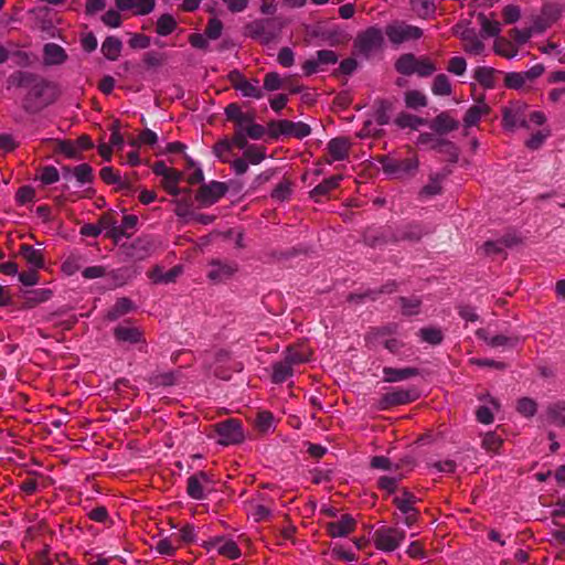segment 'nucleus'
Wrapping results in <instances>:
<instances>
[{"label":"nucleus","mask_w":565,"mask_h":565,"mask_svg":"<svg viewBox=\"0 0 565 565\" xmlns=\"http://www.w3.org/2000/svg\"><path fill=\"white\" fill-rule=\"evenodd\" d=\"M393 501L404 515V522L407 525H412L417 519V510L414 507L416 502L415 497L411 492L404 490L403 493L401 495H396Z\"/></svg>","instance_id":"obj_12"},{"label":"nucleus","mask_w":565,"mask_h":565,"mask_svg":"<svg viewBox=\"0 0 565 565\" xmlns=\"http://www.w3.org/2000/svg\"><path fill=\"white\" fill-rule=\"evenodd\" d=\"M282 86V81L278 73L271 72L264 78V88L267 90H277Z\"/></svg>","instance_id":"obj_64"},{"label":"nucleus","mask_w":565,"mask_h":565,"mask_svg":"<svg viewBox=\"0 0 565 565\" xmlns=\"http://www.w3.org/2000/svg\"><path fill=\"white\" fill-rule=\"evenodd\" d=\"M115 338L118 341L127 343H138L142 340L141 331L132 326L120 324L114 330Z\"/></svg>","instance_id":"obj_19"},{"label":"nucleus","mask_w":565,"mask_h":565,"mask_svg":"<svg viewBox=\"0 0 565 565\" xmlns=\"http://www.w3.org/2000/svg\"><path fill=\"white\" fill-rule=\"evenodd\" d=\"M433 94L437 96H449L451 94V84L445 74H438L431 85Z\"/></svg>","instance_id":"obj_35"},{"label":"nucleus","mask_w":565,"mask_h":565,"mask_svg":"<svg viewBox=\"0 0 565 565\" xmlns=\"http://www.w3.org/2000/svg\"><path fill=\"white\" fill-rule=\"evenodd\" d=\"M355 525V520L351 515L344 514L339 520L329 522L327 524V531L332 537H343L353 532Z\"/></svg>","instance_id":"obj_14"},{"label":"nucleus","mask_w":565,"mask_h":565,"mask_svg":"<svg viewBox=\"0 0 565 565\" xmlns=\"http://www.w3.org/2000/svg\"><path fill=\"white\" fill-rule=\"evenodd\" d=\"M178 548V545L173 544L171 539L166 537L158 541L156 545V551L166 556H172Z\"/></svg>","instance_id":"obj_60"},{"label":"nucleus","mask_w":565,"mask_h":565,"mask_svg":"<svg viewBox=\"0 0 565 565\" xmlns=\"http://www.w3.org/2000/svg\"><path fill=\"white\" fill-rule=\"evenodd\" d=\"M518 412L526 417L533 416L536 413V403L527 397H523L518 402Z\"/></svg>","instance_id":"obj_57"},{"label":"nucleus","mask_w":565,"mask_h":565,"mask_svg":"<svg viewBox=\"0 0 565 565\" xmlns=\"http://www.w3.org/2000/svg\"><path fill=\"white\" fill-rule=\"evenodd\" d=\"M544 30H545V26H541V22L537 21L531 28H525V29H522V30L513 29L511 31V36L518 43L523 44L533 35V33L542 32Z\"/></svg>","instance_id":"obj_33"},{"label":"nucleus","mask_w":565,"mask_h":565,"mask_svg":"<svg viewBox=\"0 0 565 565\" xmlns=\"http://www.w3.org/2000/svg\"><path fill=\"white\" fill-rule=\"evenodd\" d=\"M327 148L330 156V159L327 160L329 163L332 161H341L349 154L350 142L345 138H333L328 142Z\"/></svg>","instance_id":"obj_17"},{"label":"nucleus","mask_w":565,"mask_h":565,"mask_svg":"<svg viewBox=\"0 0 565 565\" xmlns=\"http://www.w3.org/2000/svg\"><path fill=\"white\" fill-rule=\"evenodd\" d=\"M398 73L403 75H413L416 67V56L413 54H403L395 63Z\"/></svg>","instance_id":"obj_37"},{"label":"nucleus","mask_w":565,"mask_h":565,"mask_svg":"<svg viewBox=\"0 0 565 565\" xmlns=\"http://www.w3.org/2000/svg\"><path fill=\"white\" fill-rule=\"evenodd\" d=\"M228 78L233 87L244 97H250L255 99L263 98L264 94L259 87L258 79L248 81L238 71L231 72Z\"/></svg>","instance_id":"obj_7"},{"label":"nucleus","mask_w":565,"mask_h":565,"mask_svg":"<svg viewBox=\"0 0 565 565\" xmlns=\"http://www.w3.org/2000/svg\"><path fill=\"white\" fill-rule=\"evenodd\" d=\"M550 420L557 426H565V402H558L548 408Z\"/></svg>","instance_id":"obj_42"},{"label":"nucleus","mask_w":565,"mask_h":565,"mask_svg":"<svg viewBox=\"0 0 565 565\" xmlns=\"http://www.w3.org/2000/svg\"><path fill=\"white\" fill-rule=\"evenodd\" d=\"M430 127L437 134L441 135L457 129L458 122L448 114L443 113L433 120Z\"/></svg>","instance_id":"obj_28"},{"label":"nucleus","mask_w":565,"mask_h":565,"mask_svg":"<svg viewBox=\"0 0 565 565\" xmlns=\"http://www.w3.org/2000/svg\"><path fill=\"white\" fill-rule=\"evenodd\" d=\"M395 122L401 128L418 129L422 125H424V119L409 114H401L395 119Z\"/></svg>","instance_id":"obj_47"},{"label":"nucleus","mask_w":565,"mask_h":565,"mask_svg":"<svg viewBox=\"0 0 565 565\" xmlns=\"http://www.w3.org/2000/svg\"><path fill=\"white\" fill-rule=\"evenodd\" d=\"M181 180V173L178 172L175 169H171V171L162 178V186L164 190L173 195L178 196L182 193V191L179 189L178 184Z\"/></svg>","instance_id":"obj_32"},{"label":"nucleus","mask_w":565,"mask_h":565,"mask_svg":"<svg viewBox=\"0 0 565 565\" xmlns=\"http://www.w3.org/2000/svg\"><path fill=\"white\" fill-rule=\"evenodd\" d=\"M417 145L431 149L447 148V150H451L456 156L455 146L451 142L444 140L439 135L436 134H420L417 139Z\"/></svg>","instance_id":"obj_18"},{"label":"nucleus","mask_w":565,"mask_h":565,"mask_svg":"<svg viewBox=\"0 0 565 565\" xmlns=\"http://www.w3.org/2000/svg\"><path fill=\"white\" fill-rule=\"evenodd\" d=\"M236 266L233 264H223L221 262H212L209 270V278L214 281H222L231 277L236 271Z\"/></svg>","instance_id":"obj_20"},{"label":"nucleus","mask_w":565,"mask_h":565,"mask_svg":"<svg viewBox=\"0 0 565 565\" xmlns=\"http://www.w3.org/2000/svg\"><path fill=\"white\" fill-rule=\"evenodd\" d=\"M292 375V366L286 361L278 362L273 366V381L282 383Z\"/></svg>","instance_id":"obj_34"},{"label":"nucleus","mask_w":565,"mask_h":565,"mask_svg":"<svg viewBox=\"0 0 565 565\" xmlns=\"http://www.w3.org/2000/svg\"><path fill=\"white\" fill-rule=\"evenodd\" d=\"M341 180V174L332 175L331 178L323 180L311 191L312 196L324 195L329 193L331 190L339 186Z\"/></svg>","instance_id":"obj_36"},{"label":"nucleus","mask_w":565,"mask_h":565,"mask_svg":"<svg viewBox=\"0 0 565 565\" xmlns=\"http://www.w3.org/2000/svg\"><path fill=\"white\" fill-rule=\"evenodd\" d=\"M382 42L383 35L381 30L371 28L356 38L355 47L361 54L369 55L379 50Z\"/></svg>","instance_id":"obj_9"},{"label":"nucleus","mask_w":565,"mask_h":565,"mask_svg":"<svg viewBox=\"0 0 565 565\" xmlns=\"http://www.w3.org/2000/svg\"><path fill=\"white\" fill-rule=\"evenodd\" d=\"M401 479V475L383 476L379 479V487L380 489L386 491L387 493H393L395 492L397 483Z\"/></svg>","instance_id":"obj_54"},{"label":"nucleus","mask_w":565,"mask_h":565,"mask_svg":"<svg viewBox=\"0 0 565 565\" xmlns=\"http://www.w3.org/2000/svg\"><path fill=\"white\" fill-rule=\"evenodd\" d=\"M562 13V9L557 4H546L542 10V17L546 20L545 24H541V26H545V29L554 21H556Z\"/></svg>","instance_id":"obj_50"},{"label":"nucleus","mask_w":565,"mask_h":565,"mask_svg":"<svg viewBox=\"0 0 565 565\" xmlns=\"http://www.w3.org/2000/svg\"><path fill=\"white\" fill-rule=\"evenodd\" d=\"M177 26V22L174 18L170 14L161 15L157 21L156 31L161 36H167L171 34Z\"/></svg>","instance_id":"obj_39"},{"label":"nucleus","mask_w":565,"mask_h":565,"mask_svg":"<svg viewBox=\"0 0 565 565\" xmlns=\"http://www.w3.org/2000/svg\"><path fill=\"white\" fill-rule=\"evenodd\" d=\"M437 70L435 63L428 57H416V67L414 74L426 77L435 73Z\"/></svg>","instance_id":"obj_40"},{"label":"nucleus","mask_w":565,"mask_h":565,"mask_svg":"<svg viewBox=\"0 0 565 565\" xmlns=\"http://www.w3.org/2000/svg\"><path fill=\"white\" fill-rule=\"evenodd\" d=\"M210 483V479L206 473L199 472L191 476L188 479V493L195 500H201L205 495V491Z\"/></svg>","instance_id":"obj_16"},{"label":"nucleus","mask_w":565,"mask_h":565,"mask_svg":"<svg viewBox=\"0 0 565 565\" xmlns=\"http://www.w3.org/2000/svg\"><path fill=\"white\" fill-rule=\"evenodd\" d=\"M158 141V136L154 131L150 129H145L138 137L130 142L132 147H138L141 145L153 146Z\"/></svg>","instance_id":"obj_55"},{"label":"nucleus","mask_w":565,"mask_h":565,"mask_svg":"<svg viewBox=\"0 0 565 565\" xmlns=\"http://www.w3.org/2000/svg\"><path fill=\"white\" fill-rule=\"evenodd\" d=\"M401 306L404 315L414 316L419 312L420 300L415 297L401 298Z\"/></svg>","instance_id":"obj_53"},{"label":"nucleus","mask_w":565,"mask_h":565,"mask_svg":"<svg viewBox=\"0 0 565 565\" xmlns=\"http://www.w3.org/2000/svg\"><path fill=\"white\" fill-rule=\"evenodd\" d=\"M504 85L511 89H523L529 84L521 72H511L505 75Z\"/></svg>","instance_id":"obj_45"},{"label":"nucleus","mask_w":565,"mask_h":565,"mask_svg":"<svg viewBox=\"0 0 565 565\" xmlns=\"http://www.w3.org/2000/svg\"><path fill=\"white\" fill-rule=\"evenodd\" d=\"M385 34L392 43L401 44L419 39L423 31L418 26L394 21L386 26Z\"/></svg>","instance_id":"obj_4"},{"label":"nucleus","mask_w":565,"mask_h":565,"mask_svg":"<svg viewBox=\"0 0 565 565\" xmlns=\"http://www.w3.org/2000/svg\"><path fill=\"white\" fill-rule=\"evenodd\" d=\"M418 397L419 394L415 388H395L382 397L380 407L385 409L391 406L408 404L416 401Z\"/></svg>","instance_id":"obj_10"},{"label":"nucleus","mask_w":565,"mask_h":565,"mask_svg":"<svg viewBox=\"0 0 565 565\" xmlns=\"http://www.w3.org/2000/svg\"><path fill=\"white\" fill-rule=\"evenodd\" d=\"M489 107L486 104H478L470 107L463 118L465 127L470 128L476 126L481 117L488 114Z\"/></svg>","instance_id":"obj_31"},{"label":"nucleus","mask_w":565,"mask_h":565,"mask_svg":"<svg viewBox=\"0 0 565 565\" xmlns=\"http://www.w3.org/2000/svg\"><path fill=\"white\" fill-rule=\"evenodd\" d=\"M527 105L523 102H512L503 110V127L507 130L529 128Z\"/></svg>","instance_id":"obj_5"},{"label":"nucleus","mask_w":565,"mask_h":565,"mask_svg":"<svg viewBox=\"0 0 565 565\" xmlns=\"http://www.w3.org/2000/svg\"><path fill=\"white\" fill-rule=\"evenodd\" d=\"M212 546L218 554L226 556L230 559H236L241 555L238 546L232 540L216 539L212 542Z\"/></svg>","instance_id":"obj_21"},{"label":"nucleus","mask_w":565,"mask_h":565,"mask_svg":"<svg viewBox=\"0 0 565 565\" xmlns=\"http://www.w3.org/2000/svg\"><path fill=\"white\" fill-rule=\"evenodd\" d=\"M277 132L284 136L302 139L310 135L311 128L302 121L280 120L277 122Z\"/></svg>","instance_id":"obj_13"},{"label":"nucleus","mask_w":565,"mask_h":565,"mask_svg":"<svg viewBox=\"0 0 565 565\" xmlns=\"http://www.w3.org/2000/svg\"><path fill=\"white\" fill-rule=\"evenodd\" d=\"M384 380L388 383L401 382L418 374L417 369L414 367H384L383 370Z\"/></svg>","instance_id":"obj_22"},{"label":"nucleus","mask_w":565,"mask_h":565,"mask_svg":"<svg viewBox=\"0 0 565 565\" xmlns=\"http://www.w3.org/2000/svg\"><path fill=\"white\" fill-rule=\"evenodd\" d=\"M463 49L467 53L472 55H481L484 52V44L475 34L473 31L467 30L462 33Z\"/></svg>","instance_id":"obj_24"},{"label":"nucleus","mask_w":565,"mask_h":565,"mask_svg":"<svg viewBox=\"0 0 565 565\" xmlns=\"http://www.w3.org/2000/svg\"><path fill=\"white\" fill-rule=\"evenodd\" d=\"M407 107L419 108L426 106V97L419 90H409L405 94Z\"/></svg>","instance_id":"obj_49"},{"label":"nucleus","mask_w":565,"mask_h":565,"mask_svg":"<svg viewBox=\"0 0 565 565\" xmlns=\"http://www.w3.org/2000/svg\"><path fill=\"white\" fill-rule=\"evenodd\" d=\"M441 192V177H430L429 182L422 189L420 196L430 198Z\"/></svg>","instance_id":"obj_48"},{"label":"nucleus","mask_w":565,"mask_h":565,"mask_svg":"<svg viewBox=\"0 0 565 565\" xmlns=\"http://www.w3.org/2000/svg\"><path fill=\"white\" fill-rule=\"evenodd\" d=\"M467 70V63L463 57H452L447 66V71L451 74H455L457 76H461L465 74Z\"/></svg>","instance_id":"obj_59"},{"label":"nucleus","mask_w":565,"mask_h":565,"mask_svg":"<svg viewBox=\"0 0 565 565\" xmlns=\"http://www.w3.org/2000/svg\"><path fill=\"white\" fill-rule=\"evenodd\" d=\"M121 41L115 36H108L102 44V53L108 60L115 61L121 52Z\"/></svg>","instance_id":"obj_30"},{"label":"nucleus","mask_w":565,"mask_h":565,"mask_svg":"<svg viewBox=\"0 0 565 565\" xmlns=\"http://www.w3.org/2000/svg\"><path fill=\"white\" fill-rule=\"evenodd\" d=\"M232 149V142L231 140L224 139L218 141L214 146V153L216 157H218L223 162H230V159L227 157V152H230Z\"/></svg>","instance_id":"obj_62"},{"label":"nucleus","mask_w":565,"mask_h":565,"mask_svg":"<svg viewBox=\"0 0 565 565\" xmlns=\"http://www.w3.org/2000/svg\"><path fill=\"white\" fill-rule=\"evenodd\" d=\"M227 191V186L223 182L213 181L200 188L195 195V200L201 206H209L218 201Z\"/></svg>","instance_id":"obj_11"},{"label":"nucleus","mask_w":565,"mask_h":565,"mask_svg":"<svg viewBox=\"0 0 565 565\" xmlns=\"http://www.w3.org/2000/svg\"><path fill=\"white\" fill-rule=\"evenodd\" d=\"M478 23L481 26V31L487 36H498L501 32V24L494 19V14L487 15L484 13L478 14Z\"/></svg>","instance_id":"obj_26"},{"label":"nucleus","mask_w":565,"mask_h":565,"mask_svg":"<svg viewBox=\"0 0 565 565\" xmlns=\"http://www.w3.org/2000/svg\"><path fill=\"white\" fill-rule=\"evenodd\" d=\"M44 62L49 65H58L66 60V53L60 45L47 43L44 46Z\"/></svg>","instance_id":"obj_25"},{"label":"nucleus","mask_w":565,"mask_h":565,"mask_svg":"<svg viewBox=\"0 0 565 565\" xmlns=\"http://www.w3.org/2000/svg\"><path fill=\"white\" fill-rule=\"evenodd\" d=\"M502 444V439L494 433H488L482 439V446L486 450L495 452Z\"/></svg>","instance_id":"obj_61"},{"label":"nucleus","mask_w":565,"mask_h":565,"mask_svg":"<svg viewBox=\"0 0 565 565\" xmlns=\"http://www.w3.org/2000/svg\"><path fill=\"white\" fill-rule=\"evenodd\" d=\"M23 258L34 268L39 269L44 266L43 254L40 249H36L30 245H22L20 249Z\"/></svg>","instance_id":"obj_29"},{"label":"nucleus","mask_w":565,"mask_h":565,"mask_svg":"<svg viewBox=\"0 0 565 565\" xmlns=\"http://www.w3.org/2000/svg\"><path fill=\"white\" fill-rule=\"evenodd\" d=\"M310 350L305 344H298L296 347H290L286 354L285 360L292 366L295 364L305 363L310 358Z\"/></svg>","instance_id":"obj_23"},{"label":"nucleus","mask_w":565,"mask_h":565,"mask_svg":"<svg viewBox=\"0 0 565 565\" xmlns=\"http://www.w3.org/2000/svg\"><path fill=\"white\" fill-rule=\"evenodd\" d=\"M282 28V23L275 19L255 20L245 26L248 36L263 43L275 40Z\"/></svg>","instance_id":"obj_1"},{"label":"nucleus","mask_w":565,"mask_h":565,"mask_svg":"<svg viewBox=\"0 0 565 565\" xmlns=\"http://www.w3.org/2000/svg\"><path fill=\"white\" fill-rule=\"evenodd\" d=\"M494 51L497 54L507 58H513L518 54V49L511 42L502 38L495 40Z\"/></svg>","instance_id":"obj_41"},{"label":"nucleus","mask_w":565,"mask_h":565,"mask_svg":"<svg viewBox=\"0 0 565 565\" xmlns=\"http://www.w3.org/2000/svg\"><path fill=\"white\" fill-rule=\"evenodd\" d=\"M405 540V532L397 527L383 526L374 533L375 547L383 552H393Z\"/></svg>","instance_id":"obj_3"},{"label":"nucleus","mask_w":565,"mask_h":565,"mask_svg":"<svg viewBox=\"0 0 565 565\" xmlns=\"http://www.w3.org/2000/svg\"><path fill=\"white\" fill-rule=\"evenodd\" d=\"M475 78L484 87L491 88L494 86V74L491 68L478 67L475 70Z\"/></svg>","instance_id":"obj_46"},{"label":"nucleus","mask_w":565,"mask_h":565,"mask_svg":"<svg viewBox=\"0 0 565 565\" xmlns=\"http://www.w3.org/2000/svg\"><path fill=\"white\" fill-rule=\"evenodd\" d=\"M372 468L381 469V470H387L393 471L397 470L398 466L395 463H392L388 458L384 456H375L371 460Z\"/></svg>","instance_id":"obj_63"},{"label":"nucleus","mask_w":565,"mask_h":565,"mask_svg":"<svg viewBox=\"0 0 565 565\" xmlns=\"http://www.w3.org/2000/svg\"><path fill=\"white\" fill-rule=\"evenodd\" d=\"M218 435V443L222 445L238 444L243 440L244 435L241 423L236 419H227L215 426Z\"/></svg>","instance_id":"obj_8"},{"label":"nucleus","mask_w":565,"mask_h":565,"mask_svg":"<svg viewBox=\"0 0 565 565\" xmlns=\"http://www.w3.org/2000/svg\"><path fill=\"white\" fill-rule=\"evenodd\" d=\"M419 335L423 341L430 344H438L443 340L441 331L436 328H423L419 330Z\"/></svg>","instance_id":"obj_51"},{"label":"nucleus","mask_w":565,"mask_h":565,"mask_svg":"<svg viewBox=\"0 0 565 565\" xmlns=\"http://www.w3.org/2000/svg\"><path fill=\"white\" fill-rule=\"evenodd\" d=\"M382 168L385 173L393 178H404L416 172L418 168V158L415 153L405 159L384 158Z\"/></svg>","instance_id":"obj_2"},{"label":"nucleus","mask_w":565,"mask_h":565,"mask_svg":"<svg viewBox=\"0 0 565 565\" xmlns=\"http://www.w3.org/2000/svg\"><path fill=\"white\" fill-rule=\"evenodd\" d=\"M116 6L119 10H130L136 15H146L153 11L154 0H117Z\"/></svg>","instance_id":"obj_15"},{"label":"nucleus","mask_w":565,"mask_h":565,"mask_svg":"<svg viewBox=\"0 0 565 565\" xmlns=\"http://www.w3.org/2000/svg\"><path fill=\"white\" fill-rule=\"evenodd\" d=\"M132 302L127 298H121L117 300L115 306L108 311V318L110 320H116L120 316L129 312L132 309Z\"/></svg>","instance_id":"obj_43"},{"label":"nucleus","mask_w":565,"mask_h":565,"mask_svg":"<svg viewBox=\"0 0 565 565\" xmlns=\"http://www.w3.org/2000/svg\"><path fill=\"white\" fill-rule=\"evenodd\" d=\"M182 273L180 266H174L168 271H163L160 267H156L151 270L149 277L156 284H170Z\"/></svg>","instance_id":"obj_27"},{"label":"nucleus","mask_w":565,"mask_h":565,"mask_svg":"<svg viewBox=\"0 0 565 565\" xmlns=\"http://www.w3.org/2000/svg\"><path fill=\"white\" fill-rule=\"evenodd\" d=\"M265 150V147L252 143L247 149H245L243 157L247 160L248 163L258 164L266 157Z\"/></svg>","instance_id":"obj_38"},{"label":"nucleus","mask_w":565,"mask_h":565,"mask_svg":"<svg viewBox=\"0 0 565 565\" xmlns=\"http://www.w3.org/2000/svg\"><path fill=\"white\" fill-rule=\"evenodd\" d=\"M332 555L340 561L347 562V563H354L358 561L356 555L345 550L342 545H335L332 547Z\"/></svg>","instance_id":"obj_58"},{"label":"nucleus","mask_w":565,"mask_h":565,"mask_svg":"<svg viewBox=\"0 0 565 565\" xmlns=\"http://www.w3.org/2000/svg\"><path fill=\"white\" fill-rule=\"evenodd\" d=\"M73 174L81 184L92 181L93 170L87 163H82L74 168Z\"/></svg>","instance_id":"obj_52"},{"label":"nucleus","mask_w":565,"mask_h":565,"mask_svg":"<svg viewBox=\"0 0 565 565\" xmlns=\"http://www.w3.org/2000/svg\"><path fill=\"white\" fill-rule=\"evenodd\" d=\"M57 87L54 84L44 81L35 83L29 93V98L34 99L35 102V109L52 104L57 98Z\"/></svg>","instance_id":"obj_6"},{"label":"nucleus","mask_w":565,"mask_h":565,"mask_svg":"<svg viewBox=\"0 0 565 565\" xmlns=\"http://www.w3.org/2000/svg\"><path fill=\"white\" fill-rule=\"evenodd\" d=\"M412 9L420 18H426L435 10L434 0H411Z\"/></svg>","instance_id":"obj_44"},{"label":"nucleus","mask_w":565,"mask_h":565,"mask_svg":"<svg viewBox=\"0 0 565 565\" xmlns=\"http://www.w3.org/2000/svg\"><path fill=\"white\" fill-rule=\"evenodd\" d=\"M39 179L43 184H53L60 180V173L55 167L49 166L41 170Z\"/></svg>","instance_id":"obj_56"}]
</instances>
